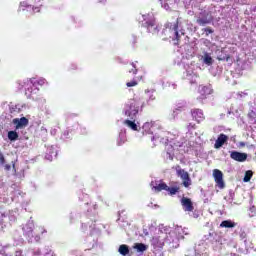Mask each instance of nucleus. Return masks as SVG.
Masks as SVG:
<instances>
[{"label": "nucleus", "instance_id": "obj_1", "mask_svg": "<svg viewBox=\"0 0 256 256\" xmlns=\"http://www.w3.org/2000/svg\"><path fill=\"white\" fill-rule=\"evenodd\" d=\"M127 107L125 111L126 117H129L131 121H135L137 115H139V104L135 100H130Z\"/></svg>", "mask_w": 256, "mask_h": 256}, {"label": "nucleus", "instance_id": "obj_2", "mask_svg": "<svg viewBox=\"0 0 256 256\" xmlns=\"http://www.w3.org/2000/svg\"><path fill=\"white\" fill-rule=\"evenodd\" d=\"M179 29V21L174 23L167 22L164 25L163 34L167 35L170 39L173 35H177V30Z\"/></svg>", "mask_w": 256, "mask_h": 256}, {"label": "nucleus", "instance_id": "obj_3", "mask_svg": "<svg viewBox=\"0 0 256 256\" xmlns=\"http://www.w3.org/2000/svg\"><path fill=\"white\" fill-rule=\"evenodd\" d=\"M176 173L178 177L183 180L184 187H189L191 185V177H189V172L181 169V166H177Z\"/></svg>", "mask_w": 256, "mask_h": 256}, {"label": "nucleus", "instance_id": "obj_4", "mask_svg": "<svg viewBox=\"0 0 256 256\" xmlns=\"http://www.w3.org/2000/svg\"><path fill=\"white\" fill-rule=\"evenodd\" d=\"M213 177L216 185L219 187V189H225V181H223V172L219 169L213 170Z\"/></svg>", "mask_w": 256, "mask_h": 256}, {"label": "nucleus", "instance_id": "obj_5", "mask_svg": "<svg viewBox=\"0 0 256 256\" xmlns=\"http://www.w3.org/2000/svg\"><path fill=\"white\" fill-rule=\"evenodd\" d=\"M191 116L196 123H203V121H205V114L203 113V110L199 108L192 109Z\"/></svg>", "mask_w": 256, "mask_h": 256}, {"label": "nucleus", "instance_id": "obj_6", "mask_svg": "<svg viewBox=\"0 0 256 256\" xmlns=\"http://www.w3.org/2000/svg\"><path fill=\"white\" fill-rule=\"evenodd\" d=\"M181 205L184 211H188L189 213L193 212L195 207L193 206V202L191 198L183 197L181 199Z\"/></svg>", "mask_w": 256, "mask_h": 256}, {"label": "nucleus", "instance_id": "obj_7", "mask_svg": "<svg viewBox=\"0 0 256 256\" xmlns=\"http://www.w3.org/2000/svg\"><path fill=\"white\" fill-rule=\"evenodd\" d=\"M231 159L234 161H238L239 163H244V161H247V153L232 151L230 153Z\"/></svg>", "mask_w": 256, "mask_h": 256}, {"label": "nucleus", "instance_id": "obj_8", "mask_svg": "<svg viewBox=\"0 0 256 256\" xmlns=\"http://www.w3.org/2000/svg\"><path fill=\"white\" fill-rule=\"evenodd\" d=\"M13 124L16 125V129H23L29 125V119L26 117L13 119Z\"/></svg>", "mask_w": 256, "mask_h": 256}, {"label": "nucleus", "instance_id": "obj_9", "mask_svg": "<svg viewBox=\"0 0 256 256\" xmlns=\"http://www.w3.org/2000/svg\"><path fill=\"white\" fill-rule=\"evenodd\" d=\"M199 93L201 95L200 99H207V95H211L213 93V89L211 86H199Z\"/></svg>", "mask_w": 256, "mask_h": 256}, {"label": "nucleus", "instance_id": "obj_10", "mask_svg": "<svg viewBox=\"0 0 256 256\" xmlns=\"http://www.w3.org/2000/svg\"><path fill=\"white\" fill-rule=\"evenodd\" d=\"M228 139H229V137H227V135L220 134L214 144L215 149H221V147H223V145H225V143H227Z\"/></svg>", "mask_w": 256, "mask_h": 256}, {"label": "nucleus", "instance_id": "obj_11", "mask_svg": "<svg viewBox=\"0 0 256 256\" xmlns=\"http://www.w3.org/2000/svg\"><path fill=\"white\" fill-rule=\"evenodd\" d=\"M145 27L148 30V33H157V24H155V20H150L148 22H145Z\"/></svg>", "mask_w": 256, "mask_h": 256}, {"label": "nucleus", "instance_id": "obj_12", "mask_svg": "<svg viewBox=\"0 0 256 256\" xmlns=\"http://www.w3.org/2000/svg\"><path fill=\"white\" fill-rule=\"evenodd\" d=\"M47 81L45 79H39V80H27V85H30L32 87H43Z\"/></svg>", "mask_w": 256, "mask_h": 256}, {"label": "nucleus", "instance_id": "obj_13", "mask_svg": "<svg viewBox=\"0 0 256 256\" xmlns=\"http://www.w3.org/2000/svg\"><path fill=\"white\" fill-rule=\"evenodd\" d=\"M196 22L198 23V25H200L201 27H205V25H209L210 23L213 22V18H207V17H203V18H197Z\"/></svg>", "mask_w": 256, "mask_h": 256}, {"label": "nucleus", "instance_id": "obj_14", "mask_svg": "<svg viewBox=\"0 0 256 256\" xmlns=\"http://www.w3.org/2000/svg\"><path fill=\"white\" fill-rule=\"evenodd\" d=\"M124 125H127L129 129H132V131H139V128L137 127V124L135 123V120H125Z\"/></svg>", "mask_w": 256, "mask_h": 256}, {"label": "nucleus", "instance_id": "obj_15", "mask_svg": "<svg viewBox=\"0 0 256 256\" xmlns=\"http://www.w3.org/2000/svg\"><path fill=\"white\" fill-rule=\"evenodd\" d=\"M235 225V222H232L231 220H224L221 222L220 227H224L225 229H233Z\"/></svg>", "mask_w": 256, "mask_h": 256}, {"label": "nucleus", "instance_id": "obj_16", "mask_svg": "<svg viewBox=\"0 0 256 256\" xmlns=\"http://www.w3.org/2000/svg\"><path fill=\"white\" fill-rule=\"evenodd\" d=\"M153 189L156 193H160V191H167V189H169V186H167L165 182H163L154 186Z\"/></svg>", "mask_w": 256, "mask_h": 256}, {"label": "nucleus", "instance_id": "obj_17", "mask_svg": "<svg viewBox=\"0 0 256 256\" xmlns=\"http://www.w3.org/2000/svg\"><path fill=\"white\" fill-rule=\"evenodd\" d=\"M118 252L120 255L127 256L129 255V246L122 244L119 246Z\"/></svg>", "mask_w": 256, "mask_h": 256}, {"label": "nucleus", "instance_id": "obj_18", "mask_svg": "<svg viewBox=\"0 0 256 256\" xmlns=\"http://www.w3.org/2000/svg\"><path fill=\"white\" fill-rule=\"evenodd\" d=\"M134 249H136L138 253H143L147 249V245L143 243H136Z\"/></svg>", "mask_w": 256, "mask_h": 256}, {"label": "nucleus", "instance_id": "obj_19", "mask_svg": "<svg viewBox=\"0 0 256 256\" xmlns=\"http://www.w3.org/2000/svg\"><path fill=\"white\" fill-rule=\"evenodd\" d=\"M8 139L10 141H17V139H19V134L17 133V131H9L8 132Z\"/></svg>", "mask_w": 256, "mask_h": 256}, {"label": "nucleus", "instance_id": "obj_20", "mask_svg": "<svg viewBox=\"0 0 256 256\" xmlns=\"http://www.w3.org/2000/svg\"><path fill=\"white\" fill-rule=\"evenodd\" d=\"M253 177V171L248 170L245 172V176L243 178L244 183H249L251 181V178Z\"/></svg>", "mask_w": 256, "mask_h": 256}, {"label": "nucleus", "instance_id": "obj_21", "mask_svg": "<svg viewBox=\"0 0 256 256\" xmlns=\"http://www.w3.org/2000/svg\"><path fill=\"white\" fill-rule=\"evenodd\" d=\"M128 73H132L133 75H137V66H135V63H132L128 66Z\"/></svg>", "mask_w": 256, "mask_h": 256}, {"label": "nucleus", "instance_id": "obj_22", "mask_svg": "<svg viewBox=\"0 0 256 256\" xmlns=\"http://www.w3.org/2000/svg\"><path fill=\"white\" fill-rule=\"evenodd\" d=\"M204 63L205 65H213V58L209 56V54L204 55Z\"/></svg>", "mask_w": 256, "mask_h": 256}, {"label": "nucleus", "instance_id": "obj_23", "mask_svg": "<svg viewBox=\"0 0 256 256\" xmlns=\"http://www.w3.org/2000/svg\"><path fill=\"white\" fill-rule=\"evenodd\" d=\"M166 191L169 192V195H177L179 193V187H168Z\"/></svg>", "mask_w": 256, "mask_h": 256}, {"label": "nucleus", "instance_id": "obj_24", "mask_svg": "<svg viewBox=\"0 0 256 256\" xmlns=\"http://www.w3.org/2000/svg\"><path fill=\"white\" fill-rule=\"evenodd\" d=\"M137 85H139L137 78H133L132 81L126 83V87H137Z\"/></svg>", "mask_w": 256, "mask_h": 256}, {"label": "nucleus", "instance_id": "obj_25", "mask_svg": "<svg viewBox=\"0 0 256 256\" xmlns=\"http://www.w3.org/2000/svg\"><path fill=\"white\" fill-rule=\"evenodd\" d=\"M202 31H204V33H206V37H209V35L215 33V30H213L211 27L203 28Z\"/></svg>", "mask_w": 256, "mask_h": 256}, {"label": "nucleus", "instance_id": "obj_26", "mask_svg": "<svg viewBox=\"0 0 256 256\" xmlns=\"http://www.w3.org/2000/svg\"><path fill=\"white\" fill-rule=\"evenodd\" d=\"M175 38L173 41H176V44L179 45V41H181V35H179V29L177 30V34H172Z\"/></svg>", "mask_w": 256, "mask_h": 256}, {"label": "nucleus", "instance_id": "obj_27", "mask_svg": "<svg viewBox=\"0 0 256 256\" xmlns=\"http://www.w3.org/2000/svg\"><path fill=\"white\" fill-rule=\"evenodd\" d=\"M181 111H185V106H177L174 110V113H178V112H181Z\"/></svg>", "mask_w": 256, "mask_h": 256}, {"label": "nucleus", "instance_id": "obj_28", "mask_svg": "<svg viewBox=\"0 0 256 256\" xmlns=\"http://www.w3.org/2000/svg\"><path fill=\"white\" fill-rule=\"evenodd\" d=\"M219 61H227V63H229V61H231V56H226V57H223V58H219Z\"/></svg>", "mask_w": 256, "mask_h": 256}, {"label": "nucleus", "instance_id": "obj_29", "mask_svg": "<svg viewBox=\"0 0 256 256\" xmlns=\"http://www.w3.org/2000/svg\"><path fill=\"white\" fill-rule=\"evenodd\" d=\"M26 95H29V97H31V95H33V88L28 87L26 90Z\"/></svg>", "mask_w": 256, "mask_h": 256}, {"label": "nucleus", "instance_id": "obj_30", "mask_svg": "<svg viewBox=\"0 0 256 256\" xmlns=\"http://www.w3.org/2000/svg\"><path fill=\"white\" fill-rule=\"evenodd\" d=\"M187 129H189V130H191V129H196L195 123H189V124L187 125Z\"/></svg>", "mask_w": 256, "mask_h": 256}, {"label": "nucleus", "instance_id": "obj_31", "mask_svg": "<svg viewBox=\"0 0 256 256\" xmlns=\"http://www.w3.org/2000/svg\"><path fill=\"white\" fill-rule=\"evenodd\" d=\"M0 165H5V156L0 157Z\"/></svg>", "mask_w": 256, "mask_h": 256}, {"label": "nucleus", "instance_id": "obj_32", "mask_svg": "<svg viewBox=\"0 0 256 256\" xmlns=\"http://www.w3.org/2000/svg\"><path fill=\"white\" fill-rule=\"evenodd\" d=\"M5 171H11V166L9 164L4 165Z\"/></svg>", "mask_w": 256, "mask_h": 256}, {"label": "nucleus", "instance_id": "obj_33", "mask_svg": "<svg viewBox=\"0 0 256 256\" xmlns=\"http://www.w3.org/2000/svg\"><path fill=\"white\" fill-rule=\"evenodd\" d=\"M133 45H135V43H137V38L133 37V41H132Z\"/></svg>", "mask_w": 256, "mask_h": 256}, {"label": "nucleus", "instance_id": "obj_34", "mask_svg": "<svg viewBox=\"0 0 256 256\" xmlns=\"http://www.w3.org/2000/svg\"><path fill=\"white\" fill-rule=\"evenodd\" d=\"M246 235H247V234H245V232H243V233L240 235V237L245 238Z\"/></svg>", "mask_w": 256, "mask_h": 256}, {"label": "nucleus", "instance_id": "obj_35", "mask_svg": "<svg viewBox=\"0 0 256 256\" xmlns=\"http://www.w3.org/2000/svg\"><path fill=\"white\" fill-rule=\"evenodd\" d=\"M2 156H3V153L0 152V157H2Z\"/></svg>", "mask_w": 256, "mask_h": 256}, {"label": "nucleus", "instance_id": "obj_36", "mask_svg": "<svg viewBox=\"0 0 256 256\" xmlns=\"http://www.w3.org/2000/svg\"><path fill=\"white\" fill-rule=\"evenodd\" d=\"M22 87H25V83H24V84H22Z\"/></svg>", "mask_w": 256, "mask_h": 256}]
</instances>
